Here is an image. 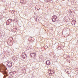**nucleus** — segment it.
Returning <instances> with one entry per match:
<instances>
[{"label":"nucleus","mask_w":78,"mask_h":78,"mask_svg":"<svg viewBox=\"0 0 78 78\" xmlns=\"http://www.w3.org/2000/svg\"><path fill=\"white\" fill-rule=\"evenodd\" d=\"M22 3H26V2H24V1H23L22 2H21Z\"/></svg>","instance_id":"12"},{"label":"nucleus","mask_w":78,"mask_h":78,"mask_svg":"<svg viewBox=\"0 0 78 78\" xmlns=\"http://www.w3.org/2000/svg\"><path fill=\"white\" fill-rule=\"evenodd\" d=\"M38 20V21H40V20H39V19H38V18H37L36 20V21H37Z\"/></svg>","instance_id":"11"},{"label":"nucleus","mask_w":78,"mask_h":78,"mask_svg":"<svg viewBox=\"0 0 78 78\" xmlns=\"http://www.w3.org/2000/svg\"><path fill=\"white\" fill-rule=\"evenodd\" d=\"M40 6V5H38L37 8V9L38 10H39V9H40V8H39V7Z\"/></svg>","instance_id":"9"},{"label":"nucleus","mask_w":78,"mask_h":78,"mask_svg":"<svg viewBox=\"0 0 78 78\" xmlns=\"http://www.w3.org/2000/svg\"><path fill=\"white\" fill-rule=\"evenodd\" d=\"M56 18H57L56 16H54L52 17V20L53 22H55L56 21Z\"/></svg>","instance_id":"2"},{"label":"nucleus","mask_w":78,"mask_h":78,"mask_svg":"<svg viewBox=\"0 0 78 78\" xmlns=\"http://www.w3.org/2000/svg\"><path fill=\"white\" fill-rule=\"evenodd\" d=\"M7 65L8 67H12V62H8Z\"/></svg>","instance_id":"4"},{"label":"nucleus","mask_w":78,"mask_h":78,"mask_svg":"<svg viewBox=\"0 0 78 78\" xmlns=\"http://www.w3.org/2000/svg\"><path fill=\"white\" fill-rule=\"evenodd\" d=\"M51 70H49L48 71V73H49V74L51 73Z\"/></svg>","instance_id":"10"},{"label":"nucleus","mask_w":78,"mask_h":78,"mask_svg":"<svg viewBox=\"0 0 78 78\" xmlns=\"http://www.w3.org/2000/svg\"><path fill=\"white\" fill-rule=\"evenodd\" d=\"M72 20H73V18Z\"/></svg>","instance_id":"14"},{"label":"nucleus","mask_w":78,"mask_h":78,"mask_svg":"<svg viewBox=\"0 0 78 78\" xmlns=\"http://www.w3.org/2000/svg\"><path fill=\"white\" fill-rule=\"evenodd\" d=\"M23 72H25V70L24 69H23Z\"/></svg>","instance_id":"13"},{"label":"nucleus","mask_w":78,"mask_h":78,"mask_svg":"<svg viewBox=\"0 0 78 78\" xmlns=\"http://www.w3.org/2000/svg\"><path fill=\"white\" fill-rule=\"evenodd\" d=\"M46 64L48 66L50 65V61L49 60H47L46 61Z\"/></svg>","instance_id":"6"},{"label":"nucleus","mask_w":78,"mask_h":78,"mask_svg":"<svg viewBox=\"0 0 78 78\" xmlns=\"http://www.w3.org/2000/svg\"><path fill=\"white\" fill-rule=\"evenodd\" d=\"M27 50H30L31 49V46H29L27 47Z\"/></svg>","instance_id":"7"},{"label":"nucleus","mask_w":78,"mask_h":78,"mask_svg":"<svg viewBox=\"0 0 78 78\" xmlns=\"http://www.w3.org/2000/svg\"><path fill=\"white\" fill-rule=\"evenodd\" d=\"M12 21V20L11 19H9L6 22V24L7 25H8L9 24V23Z\"/></svg>","instance_id":"1"},{"label":"nucleus","mask_w":78,"mask_h":78,"mask_svg":"<svg viewBox=\"0 0 78 78\" xmlns=\"http://www.w3.org/2000/svg\"><path fill=\"white\" fill-rule=\"evenodd\" d=\"M51 74H53L54 73V71L53 70H51Z\"/></svg>","instance_id":"8"},{"label":"nucleus","mask_w":78,"mask_h":78,"mask_svg":"<svg viewBox=\"0 0 78 78\" xmlns=\"http://www.w3.org/2000/svg\"><path fill=\"white\" fill-rule=\"evenodd\" d=\"M30 56L33 58H34L36 56V54L34 53H31Z\"/></svg>","instance_id":"5"},{"label":"nucleus","mask_w":78,"mask_h":78,"mask_svg":"<svg viewBox=\"0 0 78 78\" xmlns=\"http://www.w3.org/2000/svg\"><path fill=\"white\" fill-rule=\"evenodd\" d=\"M22 57L23 58L25 59L27 58V55L25 52H23L22 54Z\"/></svg>","instance_id":"3"}]
</instances>
